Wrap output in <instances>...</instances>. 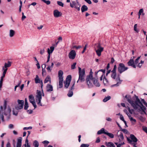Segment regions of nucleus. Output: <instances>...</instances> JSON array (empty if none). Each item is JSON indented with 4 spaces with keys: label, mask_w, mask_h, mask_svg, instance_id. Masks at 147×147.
<instances>
[{
    "label": "nucleus",
    "mask_w": 147,
    "mask_h": 147,
    "mask_svg": "<svg viewBox=\"0 0 147 147\" xmlns=\"http://www.w3.org/2000/svg\"><path fill=\"white\" fill-rule=\"evenodd\" d=\"M131 106L135 110H138V111H142L144 114L146 115L145 111L146 108L144 106L142 102H129ZM147 107V103L146 102H142Z\"/></svg>",
    "instance_id": "nucleus-1"
},
{
    "label": "nucleus",
    "mask_w": 147,
    "mask_h": 147,
    "mask_svg": "<svg viewBox=\"0 0 147 147\" xmlns=\"http://www.w3.org/2000/svg\"><path fill=\"white\" fill-rule=\"evenodd\" d=\"M78 75L79 78L77 82H82L85 81V69H82L80 67H78Z\"/></svg>",
    "instance_id": "nucleus-2"
},
{
    "label": "nucleus",
    "mask_w": 147,
    "mask_h": 147,
    "mask_svg": "<svg viewBox=\"0 0 147 147\" xmlns=\"http://www.w3.org/2000/svg\"><path fill=\"white\" fill-rule=\"evenodd\" d=\"M93 72L92 71V69H90L89 74L86 76V82L89 88H91L93 86V84L92 82H93Z\"/></svg>",
    "instance_id": "nucleus-3"
},
{
    "label": "nucleus",
    "mask_w": 147,
    "mask_h": 147,
    "mask_svg": "<svg viewBox=\"0 0 147 147\" xmlns=\"http://www.w3.org/2000/svg\"><path fill=\"white\" fill-rule=\"evenodd\" d=\"M111 77L117 82V83L116 84L111 85V87H113L115 86H118L121 84V81L120 80L119 76H117L116 73H112Z\"/></svg>",
    "instance_id": "nucleus-4"
},
{
    "label": "nucleus",
    "mask_w": 147,
    "mask_h": 147,
    "mask_svg": "<svg viewBox=\"0 0 147 147\" xmlns=\"http://www.w3.org/2000/svg\"><path fill=\"white\" fill-rule=\"evenodd\" d=\"M70 5L71 7H74L78 11L80 10V5L79 4L78 0H76V1H72L71 3H70Z\"/></svg>",
    "instance_id": "nucleus-5"
},
{
    "label": "nucleus",
    "mask_w": 147,
    "mask_h": 147,
    "mask_svg": "<svg viewBox=\"0 0 147 147\" xmlns=\"http://www.w3.org/2000/svg\"><path fill=\"white\" fill-rule=\"evenodd\" d=\"M128 69V67H125L123 63H120L119 64V66L118 67V71L120 74H121L122 72Z\"/></svg>",
    "instance_id": "nucleus-6"
},
{
    "label": "nucleus",
    "mask_w": 147,
    "mask_h": 147,
    "mask_svg": "<svg viewBox=\"0 0 147 147\" xmlns=\"http://www.w3.org/2000/svg\"><path fill=\"white\" fill-rule=\"evenodd\" d=\"M96 47L98 49H96V48H95L96 52L97 55L98 56H100L101 55V52L103 50L104 48L101 46L100 43H98V44H96Z\"/></svg>",
    "instance_id": "nucleus-7"
},
{
    "label": "nucleus",
    "mask_w": 147,
    "mask_h": 147,
    "mask_svg": "<svg viewBox=\"0 0 147 147\" xmlns=\"http://www.w3.org/2000/svg\"><path fill=\"white\" fill-rule=\"evenodd\" d=\"M130 138L131 140L129 138L127 137V140L128 142L130 144H132V141L134 142H136L138 141V139L133 134H131Z\"/></svg>",
    "instance_id": "nucleus-8"
},
{
    "label": "nucleus",
    "mask_w": 147,
    "mask_h": 147,
    "mask_svg": "<svg viewBox=\"0 0 147 147\" xmlns=\"http://www.w3.org/2000/svg\"><path fill=\"white\" fill-rule=\"evenodd\" d=\"M71 76L68 75L67 77L66 80L64 82L65 88H67L69 87L71 80Z\"/></svg>",
    "instance_id": "nucleus-9"
},
{
    "label": "nucleus",
    "mask_w": 147,
    "mask_h": 147,
    "mask_svg": "<svg viewBox=\"0 0 147 147\" xmlns=\"http://www.w3.org/2000/svg\"><path fill=\"white\" fill-rule=\"evenodd\" d=\"M42 95L44 96V93L43 92H41L40 91L37 90L36 95V101H40L42 98Z\"/></svg>",
    "instance_id": "nucleus-10"
},
{
    "label": "nucleus",
    "mask_w": 147,
    "mask_h": 147,
    "mask_svg": "<svg viewBox=\"0 0 147 147\" xmlns=\"http://www.w3.org/2000/svg\"><path fill=\"white\" fill-rule=\"evenodd\" d=\"M11 62L10 61H8L7 62L5 63L4 64V66L2 67V70L3 71L7 72V68L11 66Z\"/></svg>",
    "instance_id": "nucleus-11"
},
{
    "label": "nucleus",
    "mask_w": 147,
    "mask_h": 147,
    "mask_svg": "<svg viewBox=\"0 0 147 147\" xmlns=\"http://www.w3.org/2000/svg\"><path fill=\"white\" fill-rule=\"evenodd\" d=\"M24 102H18V104L15 107V109L18 111L22 109L24 105Z\"/></svg>",
    "instance_id": "nucleus-12"
},
{
    "label": "nucleus",
    "mask_w": 147,
    "mask_h": 147,
    "mask_svg": "<svg viewBox=\"0 0 147 147\" xmlns=\"http://www.w3.org/2000/svg\"><path fill=\"white\" fill-rule=\"evenodd\" d=\"M76 55V53L75 51L73 50H71L69 53L68 55V57L69 59H74Z\"/></svg>",
    "instance_id": "nucleus-13"
},
{
    "label": "nucleus",
    "mask_w": 147,
    "mask_h": 147,
    "mask_svg": "<svg viewBox=\"0 0 147 147\" xmlns=\"http://www.w3.org/2000/svg\"><path fill=\"white\" fill-rule=\"evenodd\" d=\"M122 96L123 99L127 101H132L131 100V96L129 94L125 95L124 94H122Z\"/></svg>",
    "instance_id": "nucleus-14"
},
{
    "label": "nucleus",
    "mask_w": 147,
    "mask_h": 147,
    "mask_svg": "<svg viewBox=\"0 0 147 147\" xmlns=\"http://www.w3.org/2000/svg\"><path fill=\"white\" fill-rule=\"evenodd\" d=\"M127 64L129 66H131L134 68H136V66L134 63V58H131L128 62Z\"/></svg>",
    "instance_id": "nucleus-15"
},
{
    "label": "nucleus",
    "mask_w": 147,
    "mask_h": 147,
    "mask_svg": "<svg viewBox=\"0 0 147 147\" xmlns=\"http://www.w3.org/2000/svg\"><path fill=\"white\" fill-rule=\"evenodd\" d=\"M93 84L96 87H99L100 86V84L99 83L98 80V78H93Z\"/></svg>",
    "instance_id": "nucleus-16"
},
{
    "label": "nucleus",
    "mask_w": 147,
    "mask_h": 147,
    "mask_svg": "<svg viewBox=\"0 0 147 147\" xmlns=\"http://www.w3.org/2000/svg\"><path fill=\"white\" fill-rule=\"evenodd\" d=\"M53 14L55 17L57 18L61 16L62 13L61 12L59 11L58 10L56 9L53 12Z\"/></svg>",
    "instance_id": "nucleus-17"
},
{
    "label": "nucleus",
    "mask_w": 147,
    "mask_h": 147,
    "mask_svg": "<svg viewBox=\"0 0 147 147\" xmlns=\"http://www.w3.org/2000/svg\"><path fill=\"white\" fill-rule=\"evenodd\" d=\"M75 84V82L74 83L71 87L70 89L69 90L68 93L67 94V96L69 97H71L73 95V93L72 90L74 89V86Z\"/></svg>",
    "instance_id": "nucleus-18"
},
{
    "label": "nucleus",
    "mask_w": 147,
    "mask_h": 147,
    "mask_svg": "<svg viewBox=\"0 0 147 147\" xmlns=\"http://www.w3.org/2000/svg\"><path fill=\"white\" fill-rule=\"evenodd\" d=\"M35 83L36 84L38 83H41V84H42V80L40 81V79L38 76L37 75L36 76V77L35 79Z\"/></svg>",
    "instance_id": "nucleus-19"
},
{
    "label": "nucleus",
    "mask_w": 147,
    "mask_h": 147,
    "mask_svg": "<svg viewBox=\"0 0 147 147\" xmlns=\"http://www.w3.org/2000/svg\"><path fill=\"white\" fill-rule=\"evenodd\" d=\"M22 138L20 137L18 140L16 147H21L22 145Z\"/></svg>",
    "instance_id": "nucleus-20"
},
{
    "label": "nucleus",
    "mask_w": 147,
    "mask_h": 147,
    "mask_svg": "<svg viewBox=\"0 0 147 147\" xmlns=\"http://www.w3.org/2000/svg\"><path fill=\"white\" fill-rule=\"evenodd\" d=\"M55 48L53 46H51L50 47V49H47V52L49 55H50L51 54L54 50Z\"/></svg>",
    "instance_id": "nucleus-21"
},
{
    "label": "nucleus",
    "mask_w": 147,
    "mask_h": 147,
    "mask_svg": "<svg viewBox=\"0 0 147 147\" xmlns=\"http://www.w3.org/2000/svg\"><path fill=\"white\" fill-rule=\"evenodd\" d=\"M46 89L47 91L48 92H51L53 90L52 86L50 84H48L47 86Z\"/></svg>",
    "instance_id": "nucleus-22"
},
{
    "label": "nucleus",
    "mask_w": 147,
    "mask_h": 147,
    "mask_svg": "<svg viewBox=\"0 0 147 147\" xmlns=\"http://www.w3.org/2000/svg\"><path fill=\"white\" fill-rule=\"evenodd\" d=\"M54 63H52L51 66L49 65L47 68V71L49 72H51V71L53 67Z\"/></svg>",
    "instance_id": "nucleus-23"
},
{
    "label": "nucleus",
    "mask_w": 147,
    "mask_h": 147,
    "mask_svg": "<svg viewBox=\"0 0 147 147\" xmlns=\"http://www.w3.org/2000/svg\"><path fill=\"white\" fill-rule=\"evenodd\" d=\"M105 144L107 147H115V146L112 142H106Z\"/></svg>",
    "instance_id": "nucleus-24"
},
{
    "label": "nucleus",
    "mask_w": 147,
    "mask_h": 147,
    "mask_svg": "<svg viewBox=\"0 0 147 147\" xmlns=\"http://www.w3.org/2000/svg\"><path fill=\"white\" fill-rule=\"evenodd\" d=\"M81 11L82 13L88 10V7L85 5H83L81 8Z\"/></svg>",
    "instance_id": "nucleus-25"
},
{
    "label": "nucleus",
    "mask_w": 147,
    "mask_h": 147,
    "mask_svg": "<svg viewBox=\"0 0 147 147\" xmlns=\"http://www.w3.org/2000/svg\"><path fill=\"white\" fill-rule=\"evenodd\" d=\"M58 74L59 79H63V72L62 71H59Z\"/></svg>",
    "instance_id": "nucleus-26"
},
{
    "label": "nucleus",
    "mask_w": 147,
    "mask_h": 147,
    "mask_svg": "<svg viewBox=\"0 0 147 147\" xmlns=\"http://www.w3.org/2000/svg\"><path fill=\"white\" fill-rule=\"evenodd\" d=\"M15 31L11 29L9 31V36L10 37H13L15 34Z\"/></svg>",
    "instance_id": "nucleus-27"
},
{
    "label": "nucleus",
    "mask_w": 147,
    "mask_h": 147,
    "mask_svg": "<svg viewBox=\"0 0 147 147\" xmlns=\"http://www.w3.org/2000/svg\"><path fill=\"white\" fill-rule=\"evenodd\" d=\"M48 82H49L50 83L51 82V78L50 76H47L46 78H45L44 82L45 83H46Z\"/></svg>",
    "instance_id": "nucleus-28"
},
{
    "label": "nucleus",
    "mask_w": 147,
    "mask_h": 147,
    "mask_svg": "<svg viewBox=\"0 0 147 147\" xmlns=\"http://www.w3.org/2000/svg\"><path fill=\"white\" fill-rule=\"evenodd\" d=\"M107 131H105V129L104 128H102L100 130H99L97 132L98 134H100L102 133L105 134V133H106Z\"/></svg>",
    "instance_id": "nucleus-29"
},
{
    "label": "nucleus",
    "mask_w": 147,
    "mask_h": 147,
    "mask_svg": "<svg viewBox=\"0 0 147 147\" xmlns=\"http://www.w3.org/2000/svg\"><path fill=\"white\" fill-rule=\"evenodd\" d=\"M119 131H118V133H117L118 134L117 135V136L118 137L120 138H121V140H123L124 139V138L123 136V134H122V132H119L120 134L119 135H118V133H119Z\"/></svg>",
    "instance_id": "nucleus-30"
},
{
    "label": "nucleus",
    "mask_w": 147,
    "mask_h": 147,
    "mask_svg": "<svg viewBox=\"0 0 147 147\" xmlns=\"http://www.w3.org/2000/svg\"><path fill=\"white\" fill-rule=\"evenodd\" d=\"M103 82L105 85H107L109 84L108 81L105 76L103 78Z\"/></svg>",
    "instance_id": "nucleus-31"
},
{
    "label": "nucleus",
    "mask_w": 147,
    "mask_h": 147,
    "mask_svg": "<svg viewBox=\"0 0 147 147\" xmlns=\"http://www.w3.org/2000/svg\"><path fill=\"white\" fill-rule=\"evenodd\" d=\"M105 134L107 135L110 138H114V135L113 134H112V133H108L107 132V131L105 133Z\"/></svg>",
    "instance_id": "nucleus-32"
},
{
    "label": "nucleus",
    "mask_w": 147,
    "mask_h": 147,
    "mask_svg": "<svg viewBox=\"0 0 147 147\" xmlns=\"http://www.w3.org/2000/svg\"><path fill=\"white\" fill-rule=\"evenodd\" d=\"M42 75H43V74H46V71L45 70V68L46 67V65L45 64H43L42 66Z\"/></svg>",
    "instance_id": "nucleus-33"
},
{
    "label": "nucleus",
    "mask_w": 147,
    "mask_h": 147,
    "mask_svg": "<svg viewBox=\"0 0 147 147\" xmlns=\"http://www.w3.org/2000/svg\"><path fill=\"white\" fill-rule=\"evenodd\" d=\"M7 105V102H4V104H3V107L1 106L0 107L1 109V110H3V109L4 110H5L6 108V106Z\"/></svg>",
    "instance_id": "nucleus-34"
},
{
    "label": "nucleus",
    "mask_w": 147,
    "mask_h": 147,
    "mask_svg": "<svg viewBox=\"0 0 147 147\" xmlns=\"http://www.w3.org/2000/svg\"><path fill=\"white\" fill-rule=\"evenodd\" d=\"M132 99L135 101H140V100L139 99L138 96L135 94L132 97Z\"/></svg>",
    "instance_id": "nucleus-35"
},
{
    "label": "nucleus",
    "mask_w": 147,
    "mask_h": 147,
    "mask_svg": "<svg viewBox=\"0 0 147 147\" xmlns=\"http://www.w3.org/2000/svg\"><path fill=\"white\" fill-rule=\"evenodd\" d=\"M63 79H59V88H61L63 86Z\"/></svg>",
    "instance_id": "nucleus-36"
},
{
    "label": "nucleus",
    "mask_w": 147,
    "mask_h": 147,
    "mask_svg": "<svg viewBox=\"0 0 147 147\" xmlns=\"http://www.w3.org/2000/svg\"><path fill=\"white\" fill-rule=\"evenodd\" d=\"M29 101H35L34 96L33 95L31 94L28 96Z\"/></svg>",
    "instance_id": "nucleus-37"
},
{
    "label": "nucleus",
    "mask_w": 147,
    "mask_h": 147,
    "mask_svg": "<svg viewBox=\"0 0 147 147\" xmlns=\"http://www.w3.org/2000/svg\"><path fill=\"white\" fill-rule=\"evenodd\" d=\"M6 73V72H5V71H3V73L2 76L1 77L0 82H3V78L5 77V75Z\"/></svg>",
    "instance_id": "nucleus-38"
},
{
    "label": "nucleus",
    "mask_w": 147,
    "mask_h": 147,
    "mask_svg": "<svg viewBox=\"0 0 147 147\" xmlns=\"http://www.w3.org/2000/svg\"><path fill=\"white\" fill-rule=\"evenodd\" d=\"M144 63V61H141L137 65V66L140 68L141 67L142 64Z\"/></svg>",
    "instance_id": "nucleus-39"
},
{
    "label": "nucleus",
    "mask_w": 147,
    "mask_h": 147,
    "mask_svg": "<svg viewBox=\"0 0 147 147\" xmlns=\"http://www.w3.org/2000/svg\"><path fill=\"white\" fill-rule=\"evenodd\" d=\"M39 143L37 140H35L33 143V145L35 147H38L39 146Z\"/></svg>",
    "instance_id": "nucleus-40"
},
{
    "label": "nucleus",
    "mask_w": 147,
    "mask_h": 147,
    "mask_svg": "<svg viewBox=\"0 0 147 147\" xmlns=\"http://www.w3.org/2000/svg\"><path fill=\"white\" fill-rule=\"evenodd\" d=\"M28 107L29 106L28 102H25V104L24 105V109L25 110H27Z\"/></svg>",
    "instance_id": "nucleus-41"
},
{
    "label": "nucleus",
    "mask_w": 147,
    "mask_h": 147,
    "mask_svg": "<svg viewBox=\"0 0 147 147\" xmlns=\"http://www.w3.org/2000/svg\"><path fill=\"white\" fill-rule=\"evenodd\" d=\"M128 117H129V119H130V121H134V122H136V120L135 119H134L133 117H131V116L129 115H128Z\"/></svg>",
    "instance_id": "nucleus-42"
},
{
    "label": "nucleus",
    "mask_w": 147,
    "mask_h": 147,
    "mask_svg": "<svg viewBox=\"0 0 147 147\" xmlns=\"http://www.w3.org/2000/svg\"><path fill=\"white\" fill-rule=\"evenodd\" d=\"M117 66L116 65H114L113 69L111 71L112 73H116V71L117 70Z\"/></svg>",
    "instance_id": "nucleus-43"
},
{
    "label": "nucleus",
    "mask_w": 147,
    "mask_h": 147,
    "mask_svg": "<svg viewBox=\"0 0 147 147\" xmlns=\"http://www.w3.org/2000/svg\"><path fill=\"white\" fill-rule=\"evenodd\" d=\"M89 145L88 144H82L80 147H88Z\"/></svg>",
    "instance_id": "nucleus-44"
},
{
    "label": "nucleus",
    "mask_w": 147,
    "mask_h": 147,
    "mask_svg": "<svg viewBox=\"0 0 147 147\" xmlns=\"http://www.w3.org/2000/svg\"><path fill=\"white\" fill-rule=\"evenodd\" d=\"M49 143V142L47 140H45L42 142V143L44 144V146L45 147L47 146Z\"/></svg>",
    "instance_id": "nucleus-45"
},
{
    "label": "nucleus",
    "mask_w": 147,
    "mask_h": 147,
    "mask_svg": "<svg viewBox=\"0 0 147 147\" xmlns=\"http://www.w3.org/2000/svg\"><path fill=\"white\" fill-rule=\"evenodd\" d=\"M137 24H135L134 26V30L136 32L138 33L139 30L137 29Z\"/></svg>",
    "instance_id": "nucleus-46"
},
{
    "label": "nucleus",
    "mask_w": 147,
    "mask_h": 147,
    "mask_svg": "<svg viewBox=\"0 0 147 147\" xmlns=\"http://www.w3.org/2000/svg\"><path fill=\"white\" fill-rule=\"evenodd\" d=\"M140 56L138 57L136 59L135 61H134L135 65L137 64L139 62V60L140 59Z\"/></svg>",
    "instance_id": "nucleus-47"
},
{
    "label": "nucleus",
    "mask_w": 147,
    "mask_h": 147,
    "mask_svg": "<svg viewBox=\"0 0 147 147\" xmlns=\"http://www.w3.org/2000/svg\"><path fill=\"white\" fill-rule=\"evenodd\" d=\"M111 97L110 96H107V97L105 98L103 100V101H107L109 100Z\"/></svg>",
    "instance_id": "nucleus-48"
},
{
    "label": "nucleus",
    "mask_w": 147,
    "mask_h": 147,
    "mask_svg": "<svg viewBox=\"0 0 147 147\" xmlns=\"http://www.w3.org/2000/svg\"><path fill=\"white\" fill-rule=\"evenodd\" d=\"M76 63L75 62L71 65V68L72 69H74L76 68Z\"/></svg>",
    "instance_id": "nucleus-49"
},
{
    "label": "nucleus",
    "mask_w": 147,
    "mask_h": 147,
    "mask_svg": "<svg viewBox=\"0 0 147 147\" xmlns=\"http://www.w3.org/2000/svg\"><path fill=\"white\" fill-rule=\"evenodd\" d=\"M57 4L59 6L62 7L63 6V3L61 1H58L57 2Z\"/></svg>",
    "instance_id": "nucleus-50"
},
{
    "label": "nucleus",
    "mask_w": 147,
    "mask_h": 147,
    "mask_svg": "<svg viewBox=\"0 0 147 147\" xmlns=\"http://www.w3.org/2000/svg\"><path fill=\"white\" fill-rule=\"evenodd\" d=\"M143 12V9L142 8L140 9L138 13V15L139 16H140L142 14V13Z\"/></svg>",
    "instance_id": "nucleus-51"
},
{
    "label": "nucleus",
    "mask_w": 147,
    "mask_h": 147,
    "mask_svg": "<svg viewBox=\"0 0 147 147\" xmlns=\"http://www.w3.org/2000/svg\"><path fill=\"white\" fill-rule=\"evenodd\" d=\"M105 70L103 69H100L99 70H98V72H101V74H103L104 75L105 73Z\"/></svg>",
    "instance_id": "nucleus-52"
},
{
    "label": "nucleus",
    "mask_w": 147,
    "mask_h": 147,
    "mask_svg": "<svg viewBox=\"0 0 147 147\" xmlns=\"http://www.w3.org/2000/svg\"><path fill=\"white\" fill-rule=\"evenodd\" d=\"M45 49L44 48V49H40V53L41 55H43L45 53Z\"/></svg>",
    "instance_id": "nucleus-53"
},
{
    "label": "nucleus",
    "mask_w": 147,
    "mask_h": 147,
    "mask_svg": "<svg viewBox=\"0 0 147 147\" xmlns=\"http://www.w3.org/2000/svg\"><path fill=\"white\" fill-rule=\"evenodd\" d=\"M13 114L16 116H17L18 114V111H15V110L13 109Z\"/></svg>",
    "instance_id": "nucleus-54"
},
{
    "label": "nucleus",
    "mask_w": 147,
    "mask_h": 147,
    "mask_svg": "<svg viewBox=\"0 0 147 147\" xmlns=\"http://www.w3.org/2000/svg\"><path fill=\"white\" fill-rule=\"evenodd\" d=\"M33 105L34 107V108L35 109L36 107V103L35 102H30Z\"/></svg>",
    "instance_id": "nucleus-55"
},
{
    "label": "nucleus",
    "mask_w": 147,
    "mask_h": 147,
    "mask_svg": "<svg viewBox=\"0 0 147 147\" xmlns=\"http://www.w3.org/2000/svg\"><path fill=\"white\" fill-rule=\"evenodd\" d=\"M32 127H25L24 128L23 130H27L28 129H32Z\"/></svg>",
    "instance_id": "nucleus-56"
},
{
    "label": "nucleus",
    "mask_w": 147,
    "mask_h": 147,
    "mask_svg": "<svg viewBox=\"0 0 147 147\" xmlns=\"http://www.w3.org/2000/svg\"><path fill=\"white\" fill-rule=\"evenodd\" d=\"M22 20H23L26 18V16L24 15V13L23 12H22Z\"/></svg>",
    "instance_id": "nucleus-57"
},
{
    "label": "nucleus",
    "mask_w": 147,
    "mask_h": 147,
    "mask_svg": "<svg viewBox=\"0 0 147 147\" xmlns=\"http://www.w3.org/2000/svg\"><path fill=\"white\" fill-rule=\"evenodd\" d=\"M81 47V46H79L78 47L76 46H74L73 47V49L76 48V49H79Z\"/></svg>",
    "instance_id": "nucleus-58"
},
{
    "label": "nucleus",
    "mask_w": 147,
    "mask_h": 147,
    "mask_svg": "<svg viewBox=\"0 0 147 147\" xmlns=\"http://www.w3.org/2000/svg\"><path fill=\"white\" fill-rule=\"evenodd\" d=\"M121 131L123 132L124 133H126V134H127V129H122L121 130Z\"/></svg>",
    "instance_id": "nucleus-59"
},
{
    "label": "nucleus",
    "mask_w": 147,
    "mask_h": 147,
    "mask_svg": "<svg viewBox=\"0 0 147 147\" xmlns=\"http://www.w3.org/2000/svg\"><path fill=\"white\" fill-rule=\"evenodd\" d=\"M33 111L32 110H29L27 111L28 113L29 114H31L32 113Z\"/></svg>",
    "instance_id": "nucleus-60"
},
{
    "label": "nucleus",
    "mask_w": 147,
    "mask_h": 147,
    "mask_svg": "<svg viewBox=\"0 0 147 147\" xmlns=\"http://www.w3.org/2000/svg\"><path fill=\"white\" fill-rule=\"evenodd\" d=\"M84 1L89 4H90L92 3L91 1L90 0H84Z\"/></svg>",
    "instance_id": "nucleus-61"
},
{
    "label": "nucleus",
    "mask_w": 147,
    "mask_h": 147,
    "mask_svg": "<svg viewBox=\"0 0 147 147\" xmlns=\"http://www.w3.org/2000/svg\"><path fill=\"white\" fill-rule=\"evenodd\" d=\"M128 111H129V113L131 114H132V111H134V110L133 109L131 110L130 109V108L129 107L128 108Z\"/></svg>",
    "instance_id": "nucleus-62"
},
{
    "label": "nucleus",
    "mask_w": 147,
    "mask_h": 147,
    "mask_svg": "<svg viewBox=\"0 0 147 147\" xmlns=\"http://www.w3.org/2000/svg\"><path fill=\"white\" fill-rule=\"evenodd\" d=\"M143 130L145 132L147 131V127H143Z\"/></svg>",
    "instance_id": "nucleus-63"
},
{
    "label": "nucleus",
    "mask_w": 147,
    "mask_h": 147,
    "mask_svg": "<svg viewBox=\"0 0 147 147\" xmlns=\"http://www.w3.org/2000/svg\"><path fill=\"white\" fill-rule=\"evenodd\" d=\"M100 140L99 138V137H98L97 138L96 140V143H98L99 142H100Z\"/></svg>",
    "instance_id": "nucleus-64"
}]
</instances>
